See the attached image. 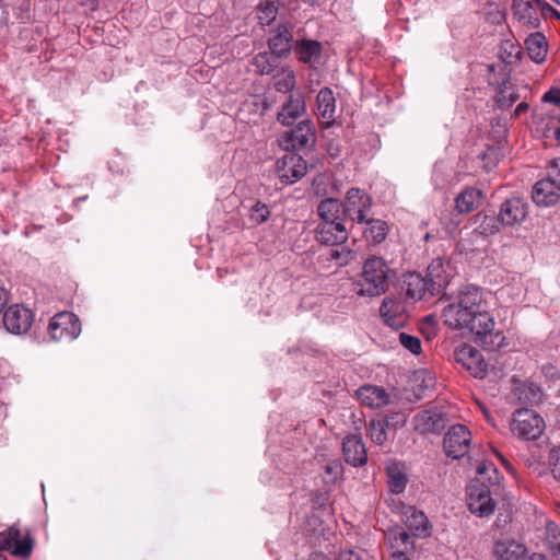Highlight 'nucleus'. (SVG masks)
<instances>
[{
  "mask_svg": "<svg viewBox=\"0 0 560 560\" xmlns=\"http://www.w3.org/2000/svg\"><path fill=\"white\" fill-rule=\"evenodd\" d=\"M442 318L447 327L466 329L475 335L488 351H495L505 343L503 332L495 329L486 292L476 285L462 287L453 301L443 308Z\"/></svg>",
  "mask_w": 560,
  "mask_h": 560,
  "instance_id": "f257e3e1",
  "label": "nucleus"
},
{
  "mask_svg": "<svg viewBox=\"0 0 560 560\" xmlns=\"http://www.w3.org/2000/svg\"><path fill=\"white\" fill-rule=\"evenodd\" d=\"M389 267L382 257L368 258L362 268L361 279L354 283V292L360 296H378L388 288Z\"/></svg>",
  "mask_w": 560,
  "mask_h": 560,
  "instance_id": "f03ea898",
  "label": "nucleus"
},
{
  "mask_svg": "<svg viewBox=\"0 0 560 560\" xmlns=\"http://www.w3.org/2000/svg\"><path fill=\"white\" fill-rule=\"evenodd\" d=\"M510 429L520 439L536 440L542 434L545 422L536 411L523 408L514 411Z\"/></svg>",
  "mask_w": 560,
  "mask_h": 560,
  "instance_id": "7ed1b4c3",
  "label": "nucleus"
},
{
  "mask_svg": "<svg viewBox=\"0 0 560 560\" xmlns=\"http://www.w3.org/2000/svg\"><path fill=\"white\" fill-rule=\"evenodd\" d=\"M341 203L345 220L349 219L357 223H363L372 208V198L366 191L353 187L347 191Z\"/></svg>",
  "mask_w": 560,
  "mask_h": 560,
  "instance_id": "20e7f679",
  "label": "nucleus"
},
{
  "mask_svg": "<svg viewBox=\"0 0 560 560\" xmlns=\"http://www.w3.org/2000/svg\"><path fill=\"white\" fill-rule=\"evenodd\" d=\"M315 142V128L308 119L302 120L293 129L284 131L280 138V144L287 151L311 149Z\"/></svg>",
  "mask_w": 560,
  "mask_h": 560,
  "instance_id": "39448f33",
  "label": "nucleus"
},
{
  "mask_svg": "<svg viewBox=\"0 0 560 560\" xmlns=\"http://www.w3.org/2000/svg\"><path fill=\"white\" fill-rule=\"evenodd\" d=\"M13 547L12 555L19 558H28L34 548V540L30 533L21 538L20 529L11 526L7 530L0 532V560H7L3 551Z\"/></svg>",
  "mask_w": 560,
  "mask_h": 560,
  "instance_id": "423d86ee",
  "label": "nucleus"
},
{
  "mask_svg": "<svg viewBox=\"0 0 560 560\" xmlns=\"http://www.w3.org/2000/svg\"><path fill=\"white\" fill-rule=\"evenodd\" d=\"M467 505L469 511L479 517L490 516L494 512L495 502L489 486L483 482L471 483L467 490Z\"/></svg>",
  "mask_w": 560,
  "mask_h": 560,
  "instance_id": "0eeeda50",
  "label": "nucleus"
},
{
  "mask_svg": "<svg viewBox=\"0 0 560 560\" xmlns=\"http://www.w3.org/2000/svg\"><path fill=\"white\" fill-rule=\"evenodd\" d=\"M50 337L56 340H74L81 332V323L77 315L70 312L56 314L48 325Z\"/></svg>",
  "mask_w": 560,
  "mask_h": 560,
  "instance_id": "6e6552de",
  "label": "nucleus"
},
{
  "mask_svg": "<svg viewBox=\"0 0 560 560\" xmlns=\"http://www.w3.org/2000/svg\"><path fill=\"white\" fill-rule=\"evenodd\" d=\"M307 162L293 152L285 153L276 163V172L282 183L294 184L307 173Z\"/></svg>",
  "mask_w": 560,
  "mask_h": 560,
  "instance_id": "1a4fd4ad",
  "label": "nucleus"
},
{
  "mask_svg": "<svg viewBox=\"0 0 560 560\" xmlns=\"http://www.w3.org/2000/svg\"><path fill=\"white\" fill-rule=\"evenodd\" d=\"M471 433L464 424H455L445 434L443 446L447 456L460 458L468 454Z\"/></svg>",
  "mask_w": 560,
  "mask_h": 560,
  "instance_id": "9d476101",
  "label": "nucleus"
},
{
  "mask_svg": "<svg viewBox=\"0 0 560 560\" xmlns=\"http://www.w3.org/2000/svg\"><path fill=\"white\" fill-rule=\"evenodd\" d=\"M528 214V203L520 197H512L506 199L500 206L499 221L503 226H517L521 225Z\"/></svg>",
  "mask_w": 560,
  "mask_h": 560,
  "instance_id": "9b49d317",
  "label": "nucleus"
},
{
  "mask_svg": "<svg viewBox=\"0 0 560 560\" xmlns=\"http://www.w3.org/2000/svg\"><path fill=\"white\" fill-rule=\"evenodd\" d=\"M33 323L31 310L23 305H12L3 314V325L11 334H25Z\"/></svg>",
  "mask_w": 560,
  "mask_h": 560,
  "instance_id": "f8f14e48",
  "label": "nucleus"
},
{
  "mask_svg": "<svg viewBox=\"0 0 560 560\" xmlns=\"http://www.w3.org/2000/svg\"><path fill=\"white\" fill-rule=\"evenodd\" d=\"M349 237L348 229L341 221L320 222L315 229V238L327 246L343 244Z\"/></svg>",
  "mask_w": 560,
  "mask_h": 560,
  "instance_id": "ddd939ff",
  "label": "nucleus"
},
{
  "mask_svg": "<svg viewBox=\"0 0 560 560\" xmlns=\"http://www.w3.org/2000/svg\"><path fill=\"white\" fill-rule=\"evenodd\" d=\"M456 361L474 377L482 378L487 372V363L481 353L472 346L465 345L455 352Z\"/></svg>",
  "mask_w": 560,
  "mask_h": 560,
  "instance_id": "4468645a",
  "label": "nucleus"
},
{
  "mask_svg": "<svg viewBox=\"0 0 560 560\" xmlns=\"http://www.w3.org/2000/svg\"><path fill=\"white\" fill-rule=\"evenodd\" d=\"M425 277L431 284V295H439L450 282V264L442 258L433 259L428 266Z\"/></svg>",
  "mask_w": 560,
  "mask_h": 560,
  "instance_id": "2eb2a0df",
  "label": "nucleus"
},
{
  "mask_svg": "<svg viewBox=\"0 0 560 560\" xmlns=\"http://www.w3.org/2000/svg\"><path fill=\"white\" fill-rule=\"evenodd\" d=\"M528 552L527 547L512 538L499 539L493 544L492 555L497 560H522Z\"/></svg>",
  "mask_w": 560,
  "mask_h": 560,
  "instance_id": "dca6fc26",
  "label": "nucleus"
},
{
  "mask_svg": "<svg viewBox=\"0 0 560 560\" xmlns=\"http://www.w3.org/2000/svg\"><path fill=\"white\" fill-rule=\"evenodd\" d=\"M512 10L514 16L527 28H538L540 15L534 0H513Z\"/></svg>",
  "mask_w": 560,
  "mask_h": 560,
  "instance_id": "f3484780",
  "label": "nucleus"
},
{
  "mask_svg": "<svg viewBox=\"0 0 560 560\" xmlns=\"http://www.w3.org/2000/svg\"><path fill=\"white\" fill-rule=\"evenodd\" d=\"M305 112V101L301 93L290 94L277 115L278 121L283 126L292 125Z\"/></svg>",
  "mask_w": 560,
  "mask_h": 560,
  "instance_id": "a211bd4d",
  "label": "nucleus"
},
{
  "mask_svg": "<svg viewBox=\"0 0 560 560\" xmlns=\"http://www.w3.org/2000/svg\"><path fill=\"white\" fill-rule=\"evenodd\" d=\"M345 460L354 466H362L368 460L365 445L358 435H348L342 443Z\"/></svg>",
  "mask_w": 560,
  "mask_h": 560,
  "instance_id": "6ab92c4d",
  "label": "nucleus"
},
{
  "mask_svg": "<svg viewBox=\"0 0 560 560\" xmlns=\"http://www.w3.org/2000/svg\"><path fill=\"white\" fill-rule=\"evenodd\" d=\"M404 288L407 296L412 300H422L433 296L431 295V284L429 280L419 272H409L406 275Z\"/></svg>",
  "mask_w": 560,
  "mask_h": 560,
  "instance_id": "aec40b11",
  "label": "nucleus"
},
{
  "mask_svg": "<svg viewBox=\"0 0 560 560\" xmlns=\"http://www.w3.org/2000/svg\"><path fill=\"white\" fill-rule=\"evenodd\" d=\"M292 44V30L285 24L279 25L268 40L271 52L279 58L287 57L290 54Z\"/></svg>",
  "mask_w": 560,
  "mask_h": 560,
  "instance_id": "412c9836",
  "label": "nucleus"
},
{
  "mask_svg": "<svg viewBox=\"0 0 560 560\" xmlns=\"http://www.w3.org/2000/svg\"><path fill=\"white\" fill-rule=\"evenodd\" d=\"M446 425L445 417L434 410H424L415 417V428L421 433H440Z\"/></svg>",
  "mask_w": 560,
  "mask_h": 560,
  "instance_id": "4be33fe9",
  "label": "nucleus"
},
{
  "mask_svg": "<svg viewBox=\"0 0 560 560\" xmlns=\"http://www.w3.org/2000/svg\"><path fill=\"white\" fill-rule=\"evenodd\" d=\"M560 188L547 178L540 179L533 187V201L537 206H553L559 199Z\"/></svg>",
  "mask_w": 560,
  "mask_h": 560,
  "instance_id": "5701e85b",
  "label": "nucleus"
},
{
  "mask_svg": "<svg viewBox=\"0 0 560 560\" xmlns=\"http://www.w3.org/2000/svg\"><path fill=\"white\" fill-rule=\"evenodd\" d=\"M358 399L371 408H382L389 402L388 393L378 386L365 385L357 390Z\"/></svg>",
  "mask_w": 560,
  "mask_h": 560,
  "instance_id": "b1692460",
  "label": "nucleus"
},
{
  "mask_svg": "<svg viewBox=\"0 0 560 560\" xmlns=\"http://www.w3.org/2000/svg\"><path fill=\"white\" fill-rule=\"evenodd\" d=\"M405 524L412 532L413 537H427L430 535L429 521L425 514L413 506L406 509Z\"/></svg>",
  "mask_w": 560,
  "mask_h": 560,
  "instance_id": "393cba45",
  "label": "nucleus"
},
{
  "mask_svg": "<svg viewBox=\"0 0 560 560\" xmlns=\"http://www.w3.org/2000/svg\"><path fill=\"white\" fill-rule=\"evenodd\" d=\"M317 115L320 119L330 125L335 120L336 100L329 88H323L316 97Z\"/></svg>",
  "mask_w": 560,
  "mask_h": 560,
  "instance_id": "a878e982",
  "label": "nucleus"
},
{
  "mask_svg": "<svg viewBox=\"0 0 560 560\" xmlns=\"http://www.w3.org/2000/svg\"><path fill=\"white\" fill-rule=\"evenodd\" d=\"M404 307L400 302L385 298L380 307V314L384 322L394 328H398L402 325L405 317L402 314Z\"/></svg>",
  "mask_w": 560,
  "mask_h": 560,
  "instance_id": "bb28decb",
  "label": "nucleus"
},
{
  "mask_svg": "<svg viewBox=\"0 0 560 560\" xmlns=\"http://www.w3.org/2000/svg\"><path fill=\"white\" fill-rule=\"evenodd\" d=\"M525 46L529 58L534 62L540 63L546 59L548 44L542 33L536 32L528 35L525 39Z\"/></svg>",
  "mask_w": 560,
  "mask_h": 560,
  "instance_id": "cd10ccee",
  "label": "nucleus"
},
{
  "mask_svg": "<svg viewBox=\"0 0 560 560\" xmlns=\"http://www.w3.org/2000/svg\"><path fill=\"white\" fill-rule=\"evenodd\" d=\"M317 214L322 222L345 221L342 214V203L335 198H326L317 206Z\"/></svg>",
  "mask_w": 560,
  "mask_h": 560,
  "instance_id": "c85d7f7f",
  "label": "nucleus"
},
{
  "mask_svg": "<svg viewBox=\"0 0 560 560\" xmlns=\"http://www.w3.org/2000/svg\"><path fill=\"white\" fill-rule=\"evenodd\" d=\"M482 198V191L475 187L464 189L455 199V208L459 213L475 210Z\"/></svg>",
  "mask_w": 560,
  "mask_h": 560,
  "instance_id": "c756f323",
  "label": "nucleus"
},
{
  "mask_svg": "<svg viewBox=\"0 0 560 560\" xmlns=\"http://www.w3.org/2000/svg\"><path fill=\"white\" fill-rule=\"evenodd\" d=\"M287 0H261L257 5V18L261 25H270Z\"/></svg>",
  "mask_w": 560,
  "mask_h": 560,
  "instance_id": "7c9ffc66",
  "label": "nucleus"
},
{
  "mask_svg": "<svg viewBox=\"0 0 560 560\" xmlns=\"http://www.w3.org/2000/svg\"><path fill=\"white\" fill-rule=\"evenodd\" d=\"M322 45L317 40L305 39L296 44L295 52L304 63L316 62L320 56Z\"/></svg>",
  "mask_w": 560,
  "mask_h": 560,
  "instance_id": "2f4dec72",
  "label": "nucleus"
},
{
  "mask_svg": "<svg viewBox=\"0 0 560 560\" xmlns=\"http://www.w3.org/2000/svg\"><path fill=\"white\" fill-rule=\"evenodd\" d=\"M364 223H366V228L363 233L366 241L380 244L386 238L388 225L385 221L380 219H366Z\"/></svg>",
  "mask_w": 560,
  "mask_h": 560,
  "instance_id": "473e14b6",
  "label": "nucleus"
},
{
  "mask_svg": "<svg viewBox=\"0 0 560 560\" xmlns=\"http://www.w3.org/2000/svg\"><path fill=\"white\" fill-rule=\"evenodd\" d=\"M387 537L393 548H397V551H404L406 555L407 551L415 549L412 536L401 527H395L388 530Z\"/></svg>",
  "mask_w": 560,
  "mask_h": 560,
  "instance_id": "72a5a7b5",
  "label": "nucleus"
},
{
  "mask_svg": "<svg viewBox=\"0 0 560 560\" xmlns=\"http://www.w3.org/2000/svg\"><path fill=\"white\" fill-rule=\"evenodd\" d=\"M387 483L390 492L399 494L404 492L407 485V477L397 464L387 467Z\"/></svg>",
  "mask_w": 560,
  "mask_h": 560,
  "instance_id": "f704fd0d",
  "label": "nucleus"
},
{
  "mask_svg": "<svg viewBox=\"0 0 560 560\" xmlns=\"http://www.w3.org/2000/svg\"><path fill=\"white\" fill-rule=\"evenodd\" d=\"M278 58L272 52H259L254 57L252 65L257 73L261 75L270 74L278 67Z\"/></svg>",
  "mask_w": 560,
  "mask_h": 560,
  "instance_id": "c9c22d12",
  "label": "nucleus"
},
{
  "mask_svg": "<svg viewBox=\"0 0 560 560\" xmlns=\"http://www.w3.org/2000/svg\"><path fill=\"white\" fill-rule=\"evenodd\" d=\"M273 86L278 92L289 93L295 86V74L289 68H281L273 75Z\"/></svg>",
  "mask_w": 560,
  "mask_h": 560,
  "instance_id": "e433bc0d",
  "label": "nucleus"
},
{
  "mask_svg": "<svg viewBox=\"0 0 560 560\" xmlns=\"http://www.w3.org/2000/svg\"><path fill=\"white\" fill-rule=\"evenodd\" d=\"M478 225L476 226V231L481 235H492L499 232V225L501 224L499 221V217L493 215H477Z\"/></svg>",
  "mask_w": 560,
  "mask_h": 560,
  "instance_id": "4c0bfd02",
  "label": "nucleus"
},
{
  "mask_svg": "<svg viewBox=\"0 0 560 560\" xmlns=\"http://www.w3.org/2000/svg\"><path fill=\"white\" fill-rule=\"evenodd\" d=\"M542 393L534 383L524 384L518 388V399L524 404L536 405L541 401Z\"/></svg>",
  "mask_w": 560,
  "mask_h": 560,
  "instance_id": "58836bf2",
  "label": "nucleus"
},
{
  "mask_svg": "<svg viewBox=\"0 0 560 560\" xmlns=\"http://www.w3.org/2000/svg\"><path fill=\"white\" fill-rule=\"evenodd\" d=\"M546 542L553 556H560V527L552 522L546 526Z\"/></svg>",
  "mask_w": 560,
  "mask_h": 560,
  "instance_id": "ea45409f",
  "label": "nucleus"
},
{
  "mask_svg": "<svg viewBox=\"0 0 560 560\" xmlns=\"http://www.w3.org/2000/svg\"><path fill=\"white\" fill-rule=\"evenodd\" d=\"M342 472V464L338 459H331L324 466L323 482L325 485H335Z\"/></svg>",
  "mask_w": 560,
  "mask_h": 560,
  "instance_id": "a19ab883",
  "label": "nucleus"
},
{
  "mask_svg": "<svg viewBox=\"0 0 560 560\" xmlns=\"http://www.w3.org/2000/svg\"><path fill=\"white\" fill-rule=\"evenodd\" d=\"M388 421L372 420L369 425V433L373 442L383 445L387 441L386 427Z\"/></svg>",
  "mask_w": 560,
  "mask_h": 560,
  "instance_id": "79ce46f5",
  "label": "nucleus"
},
{
  "mask_svg": "<svg viewBox=\"0 0 560 560\" xmlns=\"http://www.w3.org/2000/svg\"><path fill=\"white\" fill-rule=\"evenodd\" d=\"M269 215H270L269 208L267 207V205H265L260 201L255 202L249 210V220L255 225L261 224L265 221H267Z\"/></svg>",
  "mask_w": 560,
  "mask_h": 560,
  "instance_id": "37998d69",
  "label": "nucleus"
},
{
  "mask_svg": "<svg viewBox=\"0 0 560 560\" xmlns=\"http://www.w3.org/2000/svg\"><path fill=\"white\" fill-rule=\"evenodd\" d=\"M520 100V94L512 86H504L498 94V103L502 108L511 107Z\"/></svg>",
  "mask_w": 560,
  "mask_h": 560,
  "instance_id": "c03bdc74",
  "label": "nucleus"
},
{
  "mask_svg": "<svg viewBox=\"0 0 560 560\" xmlns=\"http://www.w3.org/2000/svg\"><path fill=\"white\" fill-rule=\"evenodd\" d=\"M400 343L413 354L421 352V341L418 337L408 335L406 332L399 334Z\"/></svg>",
  "mask_w": 560,
  "mask_h": 560,
  "instance_id": "a18cd8bd",
  "label": "nucleus"
},
{
  "mask_svg": "<svg viewBox=\"0 0 560 560\" xmlns=\"http://www.w3.org/2000/svg\"><path fill=\"white\" fill-rule=\"evenodd\" d=\"M329 255L330 258L336 260L339 266H346L354 258V253L346 247H342L341 249H331Z\"/></svg>",
  "mask_w": 560,
  "mask_h": 560,
  "instance_id": "49530a36",
  "label": "nucleus"
},
{
  "mask_svg": "<svg viewBox=\"0 0 560 560\" xmlns=\"http://www.w3.org/2000/svg\"><path fill=\"white\" fill-rule=\"evenodd\" d=\"M476 472L479 475V476H483V475H487V474H493V477L492 476H489L488 477V480L491 485H495L498 482V479H499V472H498V469L497 467L492 464V463H489V462H482L480 463L478 466H477V469H476Z\"/></svg>",
  "mask_w": 560,
  "mask_h": 560,
  "instance_id": "de8ad7c7",
  "label": "nucleus"
},
{
  "mask_svg": "<svg viewBox=\"0 0 560 560\" xmlns=\"http://www.w3.org/2000/svg\"><path fill=\"white\" fill-rule=\"evenodd\" d=\"M546 178L560 188V159L549 163Z\"/></svg>",
  "mask_w": 560,
  "mask_h": 560,
  "instance_id": "09e8293b",
  "label": "nucleus"
},
{
  "mask_svg": "<svg viewBox=\"0 0 560 560\" xmlns=\"http://www.w3.org/2000/svg\"><path fill=\"white\" fill-rule=\"evenodd\" d=\"M549 464L551 467L552 476L555 479L560 481V447L551 451L549 456Z\"/></svg>",
  "mask_w": 560,
  "mask_h": 560,
  "instance_id": "8fccbe9b",
  "label": "nucleus"
},
{
  "mask_svg": "<svg viewBox=\"0 0 560 560\" xmlns=\"http://www.w3.org/2000/svg\"><path fill=\"white\" fill-rule=\"evenodd\" d=\"M534 1L536 2L537 5V12L540 11L544 18L556 16L557 19H560V13L556 9H553L549 3L541 0Z\"/></svg>",
  "mask_w": 560,
  "mask_h": 560,
  "instance_id": "3c124183",
  "label": "nucleus"
},
{
  "mask_svg": "<svg viewBox=\"0 0 560 560\" xmlns=\"http://www.w3.org/2000/svg\"><path fill=\"white\" fill-rule=\"evenodd\" d=\"M336 560H368L365 555L354 550L341 551Z\"/></svg>",
  "mask_w": 560,
  "mask_h": 560,
  "instance_id": "603ef678",
  "label": "nucleus"
},
{
  "mask_svg": "<svg viewBox=\"0 0 560 560\" xmlns=\"http://www.w3.org/2000/svg\"><path fill=\"white\" fill-rule=\"evenodd\" d=\"M542 101L546 103H552L557 106H560V90L559 89H551L548 92H546L542 96Z\"/></svg>",
  "mask_w": 560,
  "mask_h": 560,
  "instance_id": "864d4df0",
  "label": "nucleus"
},
{
  "mask_svg": "<svg viewBox=\"0 0 560 560\" xmlns=\"http://www.w3.org/2000/svg\"><path fill=\"white\" fill-rule=\"evenodd\" d=\"M528 108H529L528 104L526 102H522L516 106L513 116L520 117L522 114L526 113L528 110Z\"/></svg>",
  "mask_w": 560,
  "mask_h": 560,
  "instance_id": "5fc2aeb1",
  "label": "nucleus"
},
{
  "mask_svg": "<svg viewBox=\"0 0 560 560\" xmlns=\"http://www.w3.org/2000/svg\"><path fill=\"white\" fill-rule=\"evenodd\" d=\"M392 560H410L404 551H396L393 553Z\"/></svg>",
  "mask_w": 560,
  "mask_h": 560,
  "instance_id": "6e6d98bb",
  "label": "nucleus"
},
{
  "mask_svg": "<svg viewBox=\"0 0 560 560\" xmlns=\"http://www.w3.org/2000/svg\"><path fill=\"white\" fill-rule=\"evenodd\" d=\"M308 560H328V558L320 552H314L310 556Z\"/></svg>",
  "mask_w": 560,
  "mask_h": 560,
  "instance_id": "4d7b16f0",
  "label": "nucleus"
},
{
  "mask_svg": "<svg viewBox=\"0 0 560 560\" xmlns=\"http://www.w3.org/2000/svg\"><path fill=\"white\" fill-rule=\"evenodd\" d=\"M527 560H548L547 557L542 553L535 552L530 555Z\"/></svg>",
  "mask_w": 560,
  "mask_h": 560,
  "instance_id": "13d9d810",
  "label": "nucleus"
},
{
  "mask_svg": "<svg viewBox=\"0 0 560 560\" xmlns=\"http://www.w3.org/2000/svg\"><path fill=\"white\" fill-rule=\"evenodd\" d=\"M326 500H327V498L325 497V494H319V495H316V498L314 499V503L323 506L325 504Z\"/></svg>",
  "mask_w": 560,
  "mask_h": 560,
  "instance_id": "bf43d9fd",
  "label": "nucleus"
},
{
  "mask_svg": "<svg viewBox=\"0 0 560 560\" xmlns=\"http://www.w3.org/2000/svg\"><path fill=\"white\" fill-rule=\"evenodd\" d=\"M500 460L502 462V464L504 465V467L506 469H509L510 471H513V467L511 466V464L500 454H498Z\"/></svg>",
  "mask_w": 560,
  "mask_h": 560,
  "instance_id": "052dcab7",
  "label": "nucleus"
},
{
  "mask_svg": "<svg viewBox=\"0 0 560 560\" xmlns=\"http://www.w3.org/2000/svg\"><path fill=\"white\" fill-rule=\"evenodd\" d=\"M555 136H556L557 140H560V128L556 129Z\"/></svg>",
  "mask_w": 560,
  "mask_h": 560,
  "instance_id": "680f3d73",
  "label": "nucleus"
},
{
  "mask_svg": "<svg viewBox=\"0 0 560 560\" xmlns=\"http://www.w3.org/2000/svg\"><path fill=\"white\" fill-rule=\"evenodd\" d=\"M552 1L560 5V0H552Z\"/></svg>",
  "mask_w": 560,
  "mask_h": 560,
  "instance_id": "e2e57ef3",
  "label": "nucleus"
}]
</instances>
